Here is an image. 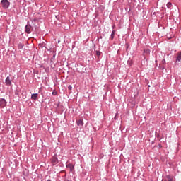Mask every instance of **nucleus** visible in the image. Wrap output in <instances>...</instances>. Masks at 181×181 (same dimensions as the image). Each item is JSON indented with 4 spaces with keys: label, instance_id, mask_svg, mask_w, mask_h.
<instances>
[{
    "label": "nucleus",
    "instance_id": "7",
    "mask_svg": "<svg viewBox=\"0 0 181 181\" xmlns=\"http://www.w3.org/2000/svg\"><path fill=\"white\" fill-rule=\"evenodd\" d=\"M164 181H173V177L170 175H167Z\"/></svg>",
    "mask_w": 181,
    "mask_h": 181
},
{
    "label": "nucleus",
    "instance_id": "3",
    "mask_svg": "<svg viewBox=\"0 0 181 181\" xmlns=\"http://www.w3.org/2000/svg\"><path fill=\"white\" fill-rule=\"evenodd\" d=\"M31 29H32V25H25V32L26 33H30V30H31Z\"/></svg>",
    "mask_w": 181,
    "mask_h": 181
},
{
    "label": "nucleus",
    "instance_id": "13",
    "mask_svg": "<svg viewBox=\"0 0 181 181\" xmlns=\"http://www.w3.org/2000/svg\"><path fill=\"white\" fill-rule=\"evenodd\" d=\"M52 162H53V163H57V162H58L57 158L54 157V158H52Z\"/></svg>",
    "mask_w": 181,
    "mask_h": 181
},
{
    "label": "nucleus",
    "instance_id": "11",
    "mask_svg": "<svg viewBox=\"0 0 181 181\" xmlns=\"http://www.w3.org/2000/svg\"><path fill=\"white\" fill-rule=\"evenodd\" d=\"M176 60H177V62H180V60H181V52L177 53Z\"/></svg>",
    "mask_w": 181,
    "mask_h": 181
},
{
    "label": "nucleus",
    "instance_id": "14",
    "mask_svg": "<svg viewBox=\"0 0 181 181\" xmlns=\"http://www.w3.org/2000/svg\"><path fill=\"white\" fill-rule=\"evenodd\" d=\"M97 56H101V52L100 51L96 52Z\"/></svg>",
    "mask_w": 181,
    "mask_h": 181
},
{
    "label": "nucleus",
    "instance_id": "10",
    "mask_svg": "<svg viewBox=\"0 0 181 181\" xmlns=\"http://www.w3.org/2000/svg\"><path fill=\"white\" fill-rule=\"evenodd\" d=\"M24 46H25V45L23 43L20 42V43L18 44V47L19 49H23Z\"/></svg>",
    "mask_w": 181,
    "mask_h": 181
},
{
    "label": "nucleus",
    "instance_id": "9",
    "mask_svg": "<svg viewBox=\"0 0 181 181\" xmlns=\"http://www.w3.org/2000/svg\"><path fill=\"white\" fill-rule=\"evenodd\" d=\"M114 36H115V30H113L110 37V40H114Z\"/></svg>",
    "mask_w": 181,
    "mask_h": 181
},
{
    "label": "nucleus",
    "instance_id": "4",
    "mask_svg": "<svg viewBox=\"0 0 181 181\" xmlns=\"http://www.w3.org/2000/svg\"><path fill=\"white\" fill-rule=\"evenodd\" d=\"M37 97H39V94L33 93V94L31 95V100H33L34 101H36V100H37Z\"/></svg>",
    "mask_w": 181,
    "mask_h": 181
},
{
    "label": "nucleus",
    "instance_id": "8",
    "mask_svg": "<svg viewBox=\"0 0 181 181\" xmlns=\"http://www.w3.org/2000/svg\"><path fill=\"white\" fill-rule=\"evenodd\" d=\"M77 125L78 127H83V125H84V123L83 122V119H79L78 122H77Z\"/></svg>",
    "mask_w": 181,
    "mask_h": 181
},
{
    "label": "nucleus",
    "instance_id": "15",
    "mask_svg": "<svg viewBox=\"0 0 181 181\" xmlns=\"http://www.w3.org/2000/svg\"><path fill=\"white\" fill-rule=\"evenodd\" d=\"M68 89L70 90H73V86H71V85H69V86H68Z\"/></svg>",
    "mask_w": 181,
    "mask_h": 181
},
{
    "label": "nucleus",
    "instance_id": "16",
    "mask_svg": "<svg viewBox=\"0 0 181 181\" xmlns=\"http://www.w3.org/2000/svg\"><path fill=\"white\" fill-rule=\"evenodd\" d=\"M52 95H57V91H53L52 92Z\"/></svg>",
    "mask_w": 181,
    "mask_h": 181
},
{
    "label": "nucleus",
    "instance_id": "1",
    "mask_svg": "<svg viewBox=\"0 0 181 181\" xmlns=\"http://www.w3.org/2000/svg\"><path fill=\"white\" fill-rule=\"evenodd\" d=\"M1 5L3 9H8L11 6V2H9L8 0H1Z\"/></svg>",
    "mask_w": 181,
    "mask_h": 181
},
{
    "label": "nucleus",
    "instance_id": "12",
    "mask_svg": "<svg viewBox=\"0 0 181 181\" xmlns=\"http://www.w3.org/2000/svg\"><path fill=\"white\" fill-rule=\"evenodd\" d=\"M167 8L168 9H170L172 8V3L170 2L167 3Z\"/></svg>",
    "mask_w": 181,
    "mask_h": 181
},
{
    "label": "nucleus",
    "instance_id": "6",
    "mask_svg": "<svg viewBox=\"0 0 181 181\" xmlns=\"http://www.w3.org/2000/svg\"><path fill=\"white\" fill-rule=\"evenodd\" d=\"M6 84L7 86H11L12 84V82L11 81V79L9 78V76L6 78Z\"/></svg>",
    "mask_w": 181,
    "mask_h": 181
},
{
    "label": "nucleus",
    "instance_id": "5",
    "mask_svg": "<svg viewBox=\"0 0 181 181\" xmlns=\"http://www.w3.org/2000/svg\"><path fill=\"white\" fill-rule=\"evenodd\" d=\"M66 167L69 168L71 172H73V170H74V165H73L72 164H66Z\"/></svg>",
    "mask_w": 181,
    "mask_h": 181
},
{
    "label": "nucleus",
    "instance_id": "2",
    "mask_svg": "<svg viewBox=\"0 0 181 181\" xmlns=\"http://www.w3.org/2000/svg\"><path fill=\"white\" fill-rule=\"evenodd\" d=\"M5 107H6V100L0 98V107L5 108Z\"/></svg>",
    "mask_w": 181,
    "mask_h": 181
}]
</instances>
